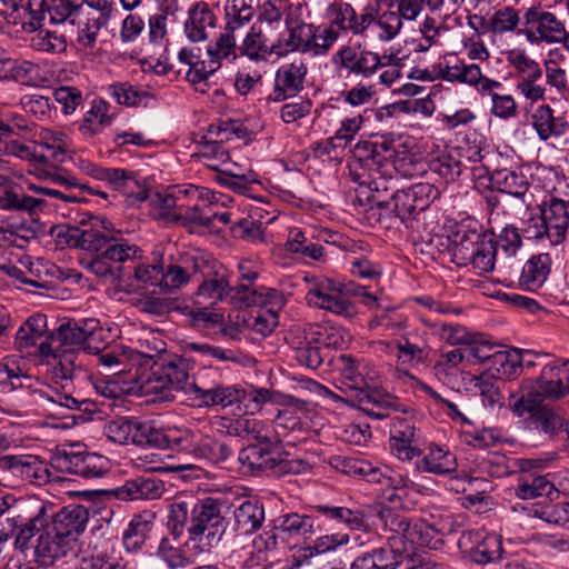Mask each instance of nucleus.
<instances>
[{"instance_id": "nucleus-11", "label": "nucleus", "mask_w": 569, "mask_h": 569, "mask_svg": "<svg viewBox=\"0 0 569 569\" xmlns=\"http://www.w3.org/2000/svg\"><path fill=\"white\" fill-rule=\"evenodd\" d=\"M173 441L180 449H187L191 445V451L196 458L212 463L226 461L233 452L230 438L219 431L203 433L199 437L187 431L180 438H174Z\"/></svg>"}, {"instance_id": "nucleus-26", "label": "nucleus", "mask_w": 569, "mask_h": 569, "mask_svg": "<svg viewBox=\"0 0 569 569\" xmlns=\"http://www.w3.org/2000/svg\"><path fill=\"white\" fill-rule=\"evenodd\" d=\"M217 16L204 1H198L189 8L183 23L186 37L191 42H201L209 39L217 28Z\"/></svg>"}, {"instance_id": "nucleus-54", "label": "nucleus", "mask_w": 569, "mask_h": 569, "mask_svg": "<svg viewBox=\"0 0 569 569\" xmlns=\"http://www.w3.org/2000/svg\"><path fill=\"white\" fill-rule=\"evenodd\" d=\"M130 443L138 446H153L163 448L170 446L171 440L161 430L156 429L150 422L139 421L138 419L131 418L130 421Z\"/></svg>"}, {"instance_id": "nucleus-8", "label": "nucleus", "mask_w": 569, "mask_h": 569, "mask_svg": "<svg viewBox=\"0 0 569 569\" xmlns=\"http://www.w3.org/2000/svg\"><path fill=\"white\" fill-rule=\"evenodd\" d=\"M196 305L216 306L228 298L230 281L226 267L216 259L204 256L196 278Z\"/></svg>"}, {"instance_id": "nucleus-24", "label": "nucleus", "mask_w": 569, "mask_h": 569, "mask_svg": "<svg viewBox=\"0 0 569 569\" xmlns=\"http://www.w3.org/2000/svg\"><path fill=\"white\" fill-rule=\"evenodd\" d=\"M109 21V13L98 8L79 9L78 16L72 18V24H78L77 42L83 49H93L98 42V37L102 28H106Z\"/></svg>"}, {"instance_id": "nucleus-21", "label": "nucleus", "mask_w": 569, "mask_h": 569, "mask_svg": "<svg viewBox=\"0 0 569 569\" xmlns=\"http://www.w3.org/2000/svg\"><path fill=\"white\" fill-rule=\"evenodd\" d=\"M536 383L548 400H559L569 395V360L555 359L546 363Z\"/></svg>"}, {"instance_id": "nucleus-2", "label": "nucleus", "mask_w": 569, "mask_h": 569, "mask_svg": "<svg viewBox=\"0 0 569 569\" xmlns=\"http://www.w3.org/2000/svg\"><path fill=\"white\" fill-rule=\"evenodd\" d=\"M102 336V328L97 319L69 321L62 323L39 343V352L51 358L57 379L74 380L86 378L84 356L99 353L101 346L94 342Z\"/></svg>"}, {"instance_id": "nucleus-23", "label": "nucleus", "mask_w": 569, "mask_h": 569, "mask_svg": "<svg viewBox=\"0 0 569 569\" xmlns=\"http://www.w3.org/2000/svg\"><path fill=\"white\" fill-rule=\"evenodd\" d=\"M208 64H197L196 74L200 78H209L221 66L222 60H236L239 56V46H237L236 33L223 31L219 34L217 40L210 43L207 48Z\"/></svg>"}, {"instance_id": "nucleus-58", "label": "nucleus", "mask_w": 569, "mask_h": 569, "mask_svg": "<svg viewBox=\"0 0 569 569\" xmlns=\"http://www.w3.org/2000/svg\"><path fill=\"white\" fill-rule=\"evenodd\" d=\"M239 54L259 62L267 61L272 54L276 56V50L273 43L268 46L261 31L252 27L239 46Z\"/></svg>"}, {"instance_id": "nucleus-7", "label": "nucleus", "mask_w": 569, "mask_h": 569, "mask_svg": "<svg viewBox=\"0 0 569 569\" xmlns=\"http://www.w3.org/2000/svg\"><path fill=\"white\" fill-rule=\"evenodd\" d=\"M0 388L3 392L27 389L30 393H39L41 397H46L52 405L68 410L84 411L89 406L88 400L77 399L71 395L60 391H54L51 395L38 391L33 387V379L22 370L16 360L10 358L0 361Z\"/></svg>"}, {"instance_id": "nucleus-37", "label": "nucleus", "mask_w": 569, "mask_h": 569, "mask_svg": "<svg viewBox=\"0 0 569 569\" xmlns=\"http://www.w3.org/2000/svg\"><path fill=\"white\" fill-rule=\"evenodd\" d=\"M264 521V507L256 499H247L233 510V529L238 535H252Z\"/></svg>"}, {"instance_id": "nucleus-4", "label": "nucleus", "mask_w": 569, "mask_h": 569, "mask_svg": "<svg viewBox=\"0 0 569 569\" xmlns=\"http://www.w3.org/2000/svg\"><path fill=\"white\" fill-rule=\"evenodd\" d=\"M226 529L227 522L218 501L208 498L197 502L190 510L184 548L196 555L207 553L221 541Z\"/></svg>"}, {"instance_id": "nucleus-10", "label": "nucleus", "mask_w": 569, "mask_h": 569, "mask_svg": "<svg viewBox=\"0 0 569 569\" xmlns=\"http://www.w3.org/2000/svg\"><path fill=\"white\" fill-rule=\"evenodd\" d=\"M563 24L556 13L538 4L525 11L521 32L531 44H555L559 41Z\"/></svg>"}, {"instance_id": "nucleus-22", "label": "nucleus", "mask_w": 569, "mask_h": 569, "mask_svg": "<svg viewBox=\"0 0 569 569\" xmlns=\"http://www.w3.org/2000/svg\"><path fill=\"white\" fill-rule=\"evenodd\" d=\"M312 39L311 24L302 20L286 17V31L273 42L276 57H286L291 52L309 53Z\"/></svg>"}, {"instance_id": "nucleus-28", "label": "nucleus", "mask_w": 569, "mask_h": 569, "mask_svg": "<svg viewBox=\"0 0 569 569\" xmlns=\"http://www.w3.org/2000/svg\"><path fill=\"white\" fill-rule=\"evenodd\" d=\"M244 131L246 130L241 126L234 122L210 126L208 133L211 137L219 138V141H208L204 139L201 143L200 156L208 160L206 164L219 163L222 166V163L229 160V152L222 146V141L231 139L232 136L242 138L244 136Z\"/></svg>"}, {"instance_id": "nucleus-19", "label": "nucleus", "mask_w": 569, "mask_h": 569, "mask_svg": "<svg viewBox=\"0 0 569 569\" xmlns=\"http://www.w3.org/2000/svg\"><path fill=\"white\" fill-rule=\"evenodd\" d=\"M0 469L39 486L47 483L50 479V472L46 462L38 456H2L0 457Z\"/></svg>"}, {"instance_id": "nucleus-63", "label": "nucleus", "mask_w": 569, "mask_h": 569, "mask_svg": "<svg viewBox=\"0 0 569 569\" xmlns=\"http://www.w3.org/2000/svg\"><path fill=\"white\" fill-rule=\"evenodd\" d=\"M47 317L42 313L31 316L18 330L16 342L20 350L34 346L47 332Z\"/></svg>"}, {"instance_id": "nucleus-59", "label": "nucleus", "mask_w": 569, "mask_h": 569, "mask_svg": "<svg viewBox=\"0 0 569 569\" xmlns=\"http://www.w3.org/2000/svg\"><path fill=\"white\" fill-rule=\"evenodd\" d=\"M456 457L440 447L431 446L429 452L418 462V468L426 472L445 475L456 471Z\"/></svg>"}, {"instance_id": "nucleus-14", "label": "nucleus", "mask_w": 569, "mask_h": 569, "mask_svg": "<svg viewBox=\"0 0 569 569\" xmlns=\"http://www.w3.org/2000/svg\"><path fill=\"white\" fill-rule=\"evenodd\" d=\"M81 6L74 4L71 0H28L26 10L31 20L29 26L36 30L41 22L48 18L51 23H63L72 20L79 13Z\"/></svg>"}, {"instance_id": "nucleus-1", "label": "nucleus", "mask_w": 569, "mask_h": 569, "mask_svg": "<svg viewBox=\"0 0 569 569\" xmlns=\"http://www.w3.org/2000/svg\"><path fill=\"white\" fill-rule=\"evenodd\" d=\"M67 243L81 250L80 266L98 278L118 279L122 271L120 266L142 257V250L123 239L121 231L110 221L93 217L89 224L71 228L67 233Z\"/></svg>"}, {"instance_id": "nucleus-25", "label": "nucleus", "mask_w": 569, "mask_h": 569, "mask_svg": "<svg viewBox=\"0 0 569 569\" xmlns=\"http://www.w3.org/2000/svg\"><path fill=\"white\" fill-rule=\"evenodd\" d=\"M88 520L89 512L84 506L69 505L58 511L47 526L77 546Z\"/></svg>"}, {"instance_id": "nucleus-13", "label": "nucleus", "mask_w": 569, "mask_h": 569, "mask_svg": "<svg viewBox=\"0 0 569 569\" xmlns=\"http://www.w3.org/2000/svg\"><path fill=\"white\" fill-rule=\"evenodd\" d=\"M336 367L346 388L352 392L348 399L365 396L372 389L375 372L363 359L353 358L351 355H340L336 360Z\"/></svg>"}, {"instance_id": "nucleus-38", "label": "nucleus", "mask_w": 569, "mask_h": 569, "mask_svg": "<svg viewBox=\"0 0 569 569\" xmlns=\"http://www.w3.org/2000/svg\"><path fill=\"white\" fill-rule=\"evenodd\" d=\"M240 402H243L247 410L251 413L260 411L266 402H272L282 407H295L300 409V411L306 409V402L303 400L264 388L244 390V396L241 397Z\"/></svg>"}, {"instance_id": "nucleus-9", "label": "nucleus", "mask_w": 569, "mask_h": 569, "mask_svg": "<svg viewBox=\"0 0 569 569\" xmlns=\"http://www.w3.org/2000/svg\"><path fill=\"white\" fill-rule=\"evenodd\" d=\"M440 194L437 187L428 182L415 183L392 193L386 206L401 221L410 220L426 210Z\"/></svg>"}, {"instance_id": "nucleus-29", "label": "nucleus", "mask_w": 569, "mask_h": 569, "mask_svg": "<svg viewBox=\"0 0 569 569\" xmlns=\"http://www.w3.org/2000/svg\"><path fill=\"white\" fill-rule=\"evenodd\" d=\"M332 62L349 73L370 78L378 71L379 59L376 52L366 50L358 52L356 49L347 46L333 54Z\"/></svg>"}, {"instance_id": "nucleus-61", "label": "nucleus", "mask_w": 569, "mask_h": 569, "mask_svg": "<svg viewBox=\"0 0 569 569\" xmlns=\"http://www.w3.org/2000/svg\"><path fill=\"white\" fill-rule=\"evenodd\" d=\"M286 248L292 253H299L315 261H321L325 258V248L310 241L299 228L289 230Z\"/></svg>"}, {"instance_id": "nucleus-52", "label": "nucleus", "mask_w": 569, "mask_h": 569, "mask_svg": "<svg viewBox=\"0 0 569 569\" xmlns=\"http://www.w3.org/2000/svg\"><path fill=\"white\" fill-rule=\"evenodd\" d=\"M4 77L28 87H38L46 82L40 66L28 60L6 61Z\"/></svg>"}, {"instance_id": "nucleus-27", "label": "nucleus", "mask_w": 569, "mask_h": 569, "mask_svg": "<svg viewBox=\"0 0 569 569\" xmlns=\"http://www.w3.org/2000/svg\"><path fill=\"white\" fill-rule=\"evenodd\" d=\"M271 446L250 445L240 450L238 460L242 467H246L252 473L283 472V461L280 460L278 452L271 449Z\"/></svg>"}, {"instance_id": "nucleus-34", "label": "nucleus", "mask_w": 569, "mask_h": 569, "mask_svg": "<svg viewBox=\"0 0 569 569\" xmlns=\"http://www.w3.org/2000/svg\"><path fill=\"white\" fill-rule=\"evenodd\" d=\"M541 216L549 231V242L558 246L563 242L569 227L568 204L553 198L541 209Z\"/></svg>"}, {"instance_id": "nucleus-47", "label": "nucleus", "mask_w": 569, "mask_h": 569, "mask_svg": "<svg viewBox=\"0 0 569 569\" xmlns=\"http://www.w3.org/2000/svg\"><path fill=\"white\" fill-rule=\"evenodd\" d=\"M388 526L393 532V536L389 538V540L393 541V545L397 543V540L402 542L405 549H407L408 543L419 547L427 545V540L423 537L425 526L422 523L411 522L405 517L395 516L390 518Z\"/></svg>"}, {"instance_id": "nucleus-55", "label": "nucleus", "mask_w": 569, "mask_h": 569, "mask_svg": "<svg viewBox=\"0 0 569 569\" xmlns=\"http://www.w3.org/2000/svg\"><path fill=\"white\" fill-rule=\"evenodd\" d=\"M0 184L3 186V190H0V209L32 211L42 203V200L19 192L8 184L4 176H0Z\"/></svg>"}, {"instance_id": "nucleus-20", "label": "nucleus", "mask_w": 569, "mask_h": 569, "mask_svg": "<svg viewBox=\"0 0 569 569\" xmlns=\"http://www.w3.org/2000/svg\"><path fill=\"white\" fill-rule=\"evenodd\" d=\"M441 74L446 81L469 84L481 93H491L492 90L502 87L501 82L485 77L478 64L467 63L462 60H456L453 63L447 62Z\"/></svg>"}, {"instance_id": "nucleus-50", "label": "nucleus", "mask_w": 569, "mask_h": 569, "mask_svg": "<svg viewBox=\"0 0 569 569\" xmlns=\"http://www.w3.org/2000/svg\"><path fill=\"white\" fill-rule=\"evenodd\" d=\"M309 336L316 345L328 349H343L351 341V335L343 327L335 323L312 326Z\"/></svg>"}, {"instance_id": "nucleus-40", "label": "nucleus", "mask_w": 569, "mask_h": 569, "mask_svg": "<svg viewBox=\"0 0 569 569\" xmlns=\"http://www.w3.org/2000/svg\"><path fill=\"white\" fill-rule=\"evenodd\" d=\"M416 440L415 425L405 419L395 421L391 428L390 448L401 460H411L420 455V450L412 446Z\"/></svg>"}, {"instance_id": "nucleus-44", "label": "nucleus", "mask_w": 569, "mask_h": 569, "mask_svg": "<svg viewBox=\"0 0 569 569\" xmlns=\"http://www.w3.org/2000/svg\"><path fill=\"white\" fill-rule=\"evenodd\" d=\"M531 123L542 141H547L552 136H562L568 128L567 121L553 116V110L549 104H540L533 110Z\"/></svg>"}, {"instance_id": "nucleus-48", "label": "nucleus", "mask_w": 569, "mask_h": 569, "mask_svg": "<svg viewBox=\"0 0 569 569\" xmlns=\"http://www.w3.org/2000/svg\"><path fill=\"white\" fill-rule=\"evenodd\" d=\"M70 146L69 137L62 131L42 129L39 134L41 158L52 162H63Z\"/></svg>"}, {"instance_id": "nucleus-36", "label": "nucleus", "mask_w": 569, "mask_h": 569, "mask_svg": "<svg viewBox=\"0 0 569 569\" xmlns=\"http://www.w3.org/2000/svg\"><path fill=\"white\" fill-rule=\"evenodd\" d=\"M398 372L407 375V370L421 365L427 358V345L422 339L408 332L396 341Z\"/></svg>"}, {"instance_id": "nucleus-18", "label": "nucleus", "mask_w": 569, "mask_h": 569, "mask_svg": "<svg viewBox=\"0 0 569 569\" xmlns=\"http://www.w3.org/2000/svg\"><path fill=\"white\" fill-rule=\"evenodd\" d=\"M459 545L469 549L471 559L481 565L496 561L502 555V540L496 533L470 530L462 533Z\"/></svg>"}, {"instance_id": "nucleus-49", "label": "nucleus", "mask_w": 569, "mask_h": 569, "mask_svg": "<svg viewBox=\"0 0 569 569\" xmlns=\"http://www.w3.org/2000/svg\"><path fill=\"white\" fill-rule=\"evenodd\" d=\"M402 562V555L393 548H378L357 557L351 569H396Z\"/></svg>"}, {"instance_id": "nucleus-62", "label": "nucleus", "mask_w": 569, "mask_h": 569, "mask_svg": "<svg viewBox=\"0 0 569 569\" xmlns=\"http://www.w3.org/2000/svg\"><path fill=\"white\" fill-rule=\"evenodd\" d=\"M107 91L119 104L126 107L147 106L148 101L152 99L150 92L140 90L129 82L109 84Z\"/></svg>"}, {"instance_id": "nucleus-64", "label": "nucleus", "mask_w": 569, "mask_h": 569, "mask_svg": "<svg viewBox=\"0 0 569 569\" xmlns=\"http://www.w3.org/2000/svg\"><path fill=\"white\" fill-rule=\"evenodd\" d=\"M157 556L170 568L178 569L194 562L198 555L187 548L173 546L168 538H163L157 550Z\"/></svg>"}, {"instance_id": "nucleus-12", "label": "nucleus", "mask_w": 569, "mask_h": 569, "mask_svg": "<svg viewBox=\"0 0 569 569\" xmlns=\"http://www.w3.org/2000/svg\"><path fill=\"white\" fill-rule=\"evenodd\" d=\"M54 460L60 469L87 479L99 478L108 470V459L106 457L98 453L78 451L73 448L58 451Z\"/></svg>"}, {"instance_id": "nucleus-51", "label": "nucleus", "mask_w": 569, "mask_h": 569, "mask_svg": "<svg viewBox=\"0 0 569 569\" xmlns=\"http://www.w3.org/2000/svg\"><path fill=\"white\" fill-rule=\"evenodd\" d=\"M490 182L497 190L523 199L529 190V182L525 174L510 169H499L491 173Z\"/></svg>"}, {"instance_id": "nucleus-45", "label": "nucleus", "mask_w": 569, "mask_h": 569, "mask_svg": "<svg viewBox=\"0 0 569 569\" xmlns=\"http://www.w3.org/2000/svg\"><path fill=\"white\" fill-rule=\"evenodd\" d=\"M110 106L102 99H94L79 124L80 133L86 138L99 134L112 123L114 116L109 113Z\"/></svg>"}, {"instance_id": "nucleus-17", "label": "nucleus", "mask_w": 569, "mask_h": 569, "mask_svg": "<svg viewBox=\"0 0 569 569\" xmlns=\"http://www.w3.org/2000/svg\"><path fill=\"white\" fill-rule=\"evenodd\" d=\"M308 73V66L303 58H293L290 62L280 66L274 77L272 99L283 101L297 96L302 89Z\"/></svg>"}, {"instance_id": "nucleus-33", "label": "nucleus", "mask_w": 569, "mask_h": 569, "mask_svg": "<svg viewBox=\"0 0 569 569\" xmlns=\"http://www.w3.org/2000/svg\"><path fill=\"white\" fill-rule=\"evenodd\" d=\"M164 491V483L151 476H140L127 480L121 487L113 490L117 499L131 501L139 499H159Z\"/></svg>"}, {"instance_id": "nucleus-57", "label": "nucleus", "mask_w": 569, "mask_h": 569, "mask_svg": "<svg viewBox=\"0 0 569 569\" xmlns=\"http://www.w3.org/2000/svg\"><path fill=\"white\" fill-rule=\"evenodd\" d=\"M528 420L536 430L551 438L562 431V428H566L568 421V419L561 415L559 409L552 408L548 405L537 411Z\"/></svg>"}, {"instance_id": "nucleus-41", "label": "nucleus", "mask_w": 569, "mask_h": 569, "mask_svg": "<svg viewBox=\"0 0 569 569\" xmlns=\"http://www.w3.org/2000/svg\"><path fill=\"white\" fill-rule=\"evenodd\" d=\"M551 258L548 253L531 257L522 267L519 276V287L529 290H538L550 273Z\"/></svg>"}, {"instance_id": "nucleus-32", "label": "nucleus", "mask_w": 569, "mask_h": 569, "mask_svg": "<svg viewBox=\"0 0 569 569\" xmlns=\"http://www.w3.org/2000/svg\"><path fill=\"white\" fill-rule=\"evenodd\" d=\"M243 396L244 389L239 386H223L202 379L194 400L199 407H228L240 402Z\"/></svg>"}, {"instance_id": "nucleus-3", "label": "nucleus", "mask_w": 569, "mask_h": 569, "mask_svg": "<svg viewBox=\"0 0 569 569\" xmlns=\"http://www.w3.org/2000/svg\"><path fill=\"white\" fill-rule=\"evenodd\" d=\"M211 191L194 184L177 186L166 192H154L149 196L141 190L136 198L140 201L148 200L150 216L166 224H181L190 228V222L197 220V202L211 201Z\"/></svg>"}, {"instance_id": "nucleus-42", "label": "nucleus", "mask_w": 569, "mask_h": 569, "mask_svg": "<svg viewBox=\"0 0 569 569\" xmlns=\"http://www.w3.org/2000/svg\"><path fill=\"white\" fill-rule=\"evenodd\" d=\"M490 236L460 226L452 236V258L459 266H468L470 257L480 248V242Z\"/></svg>"}, {"instance_id": "nucleus-35", "label": "nucleus", "mask_w": 569, "mask_h": 569, "mask_svg": "<svg viewBox=\"0 0 569 569\" xmlns=\"http://www.w3.org/2000/svg\"><path fill=\"white\" fill-rule=\"evenodd\" d=\"M346 402L378 420L387 418L390 410L398 409V402L395 397L373 388L366 392L365 396L347 399Z\"/></svg>"}, {"instance_id": "nucleus-60", "label": "nucleus", "mask_w": 569, "mask_h": 569, "mask_svg": "<svg viewBox=\"0 0 569 569\" xmlns=\"http://www.w3.org/2000/svg\"><path fill=\"white\" fill-rule=\"evenodd\" d=\"M224 12V29L236 33L251 21L254 16V8L251 0H228Z\"/></svg>"}, {"instance_id": "nucleus-6", "label": "nucleus", "mask_w": 569, "mask_h": 569, "mask_svg": "<svg viewBox=\"0 0 569 569\" xmlns=\"http://www.w3.org/2000/svg\"><path fill=\"white\" fill-rule=\"evenodd\" d=\"M306 301L310 307L345 318L357 315L355 305L343 297V283L323 274H305Z\"/></svg>"}, {"instance_id": "nucleus-43", "label": "nucleus", "mask_w": 569, "mask_h": 569, "mask_svg": "<svg viewBox=\"0 0 569 569\" xmlns=\"http://www.w3.org/2000/svg\"><path fill=\"white\" fill-rule=\"evenodd\" d=\"M278 529L289 538L308 540L321 530L318 519L311 515L291 512L281 516Z\"/></svg>"}, {"instance_id": "nucleus-5", "label": "nucleus", "mask_w": 569, "mask_h": 569, "mask_svg": "<svg viewBox=\"0 0 569 569\" xmlns=\"http://www.w3.org/2000/svg\"><path fill=\"white\" fill-rule=\"evenodd\" d=\"M336 468L348 476L379 485L381 500L392 508L402 507L403 499L409 495L410 482L386 466L379 467L358 458H342L337 460Z\"/></svg>"}, {"instance_id": "nucleus-56", "label": "nucleus", "mask_w": 569, "mask_h": 569, "mask_svg": "<svg viewBox=\"0 0 569 569\" xmlns=\"http://www.w3.org/2000/svg\"><path fill=\"white\" fill-rule=\"evenodd\" d=\"M151 522L143 515H136L122 533V545L127 552L137 553L146 543Z\"/></svg>"}, {"instance_id": "nucleus-46", "label": "nucleus", "mask_w": 569, "mask_h": 569, "mask_svg": "<svg viewBox=\"0 0 569 569\" xmlns=\"http://www.w3.org/2000/svg\"><path fill=\"white\" fill-rule=\"evenodd\" d=\"M98 356V363L106 368L111 375H119L127 371L128 367L132 365L140 356L152 357L153 353L144 352L143 350H134L129 347H118L111 351L103 352V348Z\"/></svg>"}, {"instance_id": "nucleus-15", "label": "nucleus", "mask_w": 569, "mask_h": 569, "mask_svg": "<svg viewBox=\"0 0 569 569\" xmlns=\"http://www.w3.org/2000/svg\"><path fill=\"white\" fill-rule=\"evenodd\" d=\"M77 546L46 526L33 549L34 561L40 567H51L57 561L73 556Z\"/></svg>"}, {"instance_id": "nucleus-16", "label": "nucleus", "mask_w": 569, "mask_h": 569, "mask_svg": "<svg viewBox=\"0 0 569 569\" xmlns=\"http://www.w3.org/2000/svg\"><path fill=\"white\" fill-rule=\"evenodd\" d=\"M164 372V379L169 382V389L172 392H182L194 400L203 377L191 373L193 367L191 362L183 357H172L163 359L161 362Z\"/></svg>"}, {"instance_id": "nucleus-39", "label": "nucleus", "mask_w": 569, "mask_h": 569, "mask_svg": "<svg viewBox=\"0 0 569 569\" xmlns=\"http://www.w3.org/2000/svg\"><path fill=\"white\" fill-rule=\"evenodd\" d=\"M46 507L40 506L38 511L29 518L21 516L7 517L6 521L11 531L17 530L14 545L18 549H24L32 537L48 525L46 519Z\"/></svg>"}, {"instance_id": "nucleus-31", "label": "nucleus", "mask_w": 569, "mask_h": 569, "mask_svg": "<svg viewBox=\"0 0 569 569\" xmlns=\"http://www.w3.org/2000/svg\"><path fill=\"white\" fill-rule=\"evenodd\" d=\"M392 154V146L387 141L362 140L353 148L355 159L372 173H380L386 169Z\"/></svg>"}, {"instance_id": "nucleus-30", "label": "nucleus", "mask_w": 569, "mask_h": 569, "mask_svg": "<svg viewBox=\"0 0 569 569\" xmlns=\"http://www.w3.org/2000/svg\"><path fill=\"white\" fill-rule=\"evenodd\" d=\"M202 257L203 254L200 253L181 256L177 263L169 264L166 270H162L161 286L174 290L189 282H196Z\"/></svg>"}, {"instance_id": "nucleus-53", "label": "nucleus", "mask_w": 569, "mask_h": 569, "mask_svg": "<svg viewBox=\"0 0 569 569\" xmlns=\"http://www.w3.org/2000/svg\"><path fill=\"white\" fill-rule=\"evenodd\" d=\"M470 383L472 385L475 395L481 397L485 407L493 408L496 406H502L503 396L501 393V387L505 382L501 379L489 373H482L478 377H473Z\"/></svg>"}]
</instances>
